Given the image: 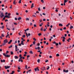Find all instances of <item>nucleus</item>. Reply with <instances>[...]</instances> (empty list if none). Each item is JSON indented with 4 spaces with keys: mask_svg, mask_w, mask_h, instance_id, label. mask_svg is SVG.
Here are the masks:
<instances>
[{
    "mask_svg": "<svg viewBox=\"0 0 74 74\" xmlns=\"http://www.w3.org/2000/svg\"><path fill=\"white\" fill-rule=\"evenodd\" d=\"M0 16H1V18H2L3 17H4V14H3V13H1V14H0Z\"/></svg>",
    "mask_w": 74,
    "mask_h": 74,
    "instance_id": "f257e3e1",
    "label": "nucleus"
},
{
    "mask_svg": "<svg viewBox=\"0 0 74 74\" xmlns=\"http://www.w3.org/2000/svg\"><path fill=\"white\" fill-rule=\"evenodd\" d=\"M4 42H5V44H6V43H8V40L7 39H5L4 40Z\"/></svg>",
    "mask_w": 74,
    "mask_h": 74,
    "instance_id": "f03ea898",
    "label": "nucleus"
},
{
    "mask_svg": "<svg viewBox=\"0 0 74 74\" xmlns=\"http://www.w3.org/2000/svg\"><path fill=\"white\" fill-rule=\"evenodd\" d=\"M10 66H5V67L6 69H8V68H10Z\"/></svg>",
    "mask_w": 74,
    "mask_h": 74,
    "instance_id": "7ed1b4c3",
    "label": "nucleus"
},
{
    "mask_svg": "<svg viewBox=\"0 0 74 74\" xmlns=\"http://www.w3.org/2000/svg\"><path fill=\"white\" fill-rule=\"evenodd\" d=\"M15 47L16 51H17L18 50L17 49L18 48L17 46V45H15Z\"/></svg>",
    "mask_w": 74,
    "mask_h": 74,
    "instance_id": "20e7f679",
    "label": "nucleus"
},
{
    "mask_svg": "<svg viewBox=\"0 0 74 74\" xmlns=\"http://www.w3.org/2000/svg\"><path fill=\"white\" fill-rule=\"evenodd\" d=\"M22 58H23V57H22V56H21V57H20V58L18 60V61L20 62L21 61Z\"/></svg>",
    "mask_w": 74,
    "mask_h": 74,
    "instance_id": "39448f33",
    "label": "nucleus"
},
{
    "mask_svg": "<svg viewBox=\"0 0 74 74\" xmlns=\"http://www.w3.org/2000/svg\"><path fill=\"white\" fill-rule=\"evenodd\" d=\"M1 62H5V60H3L1 59Z\"/></svg>",
    "mask_w": 74,
    "mask_h": 74,
    "instance_id": "423d86ee",
    "label": "nucleus"
},
{
    "mask_svg": "<svg viewBox=\"0 0 74 74\" xmlns=\"http://www.w3.org/2000/svg\"><path fill=\"white\" fill-rule=\"evenodd\" d=\"M69 71L68 70H66V71L65 69H64L63 72H68Z\"/></svg>",
    "mask_w": 74,
    "mask_h": 74,
    "instance_id": "0eeeda50",
    "label": "nucleus"
},
{
    "mask_svg": "<svg viewBox=\"0 0 74 74\" xmlns=\"http://www.w3.org/2000/svg\"><path fill=\"white\" fill-rule=\"evenodd\" d=\"M21 44L22 45H24V42L23 40V41L22 40V41H21Z\"/></svg>",
    "mask_w": 74,
    "mask_h": 74,
    "instance_id": "6e6552de",
    "label": "nucleus"
},
{
    "mask_svg": "<svg viewBox=\"0 0 74 74\" xmlns=\"http://www.w3.org/2000/svg\"><path fill=\"white\" fill-rule=\"evenodd\" d=\"M12 40H10L9 42H8V44H10V43H11V42H12Z\"/></svg>",
    "mask_w": 74,
    "mask_h": 74,
    "instance_id": "1a4fd4ad",
    "label": "nucleus"
},
{
    "mask_svg": "<svg viewBox=\"0 0 74 74\" xmlns=\"http://www.w3.org/2000/svg\"><path fill=\"white\" fill-rule=\"evenodd\" d=\"M5 17L6 18H7V17L8 18H10V16H8V15H5Z\"/></svg>",
    "mask_w": 74,
    "mask_h": 74,
    "instance_id": "9d476101",
    "label": "nucleus"
},
{
    "mask_svg": "<svg viewBox=\"0 0 74 74\" xmlns=\"http://www.w3.org/2000/svg\"><path fill=\"white\" fill-rule=\"evenodd\" d=\"M71 38H69L68 39H67V41H68V42H69V40H71Z\"/></svg>",
    "mask_w": 74,
    "mask_h": 74,
    "instance_id": "9b49d317",
    "label": "nucleus"
},
{
    "mask_svg": "<svg viewBox=\"0 0 74 74\" xmlns=\"http://www.w3.org/2000/svg\"><path fill=\"white\" fill-rule=\"evenodd\" d=\"M25 69H28V68H27V65H25Z\"/></svg>",
    "mask_w": 74,
    "mask_h": 74,
    "instance_id": "f8f14e48",
    "label": "nucleus"
},
{
    "mask_svg": "<svg viewBox=\"0 0 74 74\" xmlns=\"http://www.w3.org/2000/svg\"><path fill=\"white\" fill-rule=\"evenodd\" d=\"M14 58L16 59L18 58V56H14Z\"/></svg>",
    "mask_w": 74,
    "mask_h": 74,
    "instance_id": "ddd939ff",
    "label": "nucleus"
},
{
    "mask_svg": "<svg viewBox=\"0 0 74 74\" xmlns=\"http://www.w3.org/2000/svg\"><path fill=\"white\" fill-rule=\"evenodd\" d=\"M29 53H31V54H33V52L32 51V50H30L29 51Z\"/></svg>",
    "mask_w": 74,
    "mask_h": 74,
    "instance_id": "4468645a",
    "label": "nucleus"
},
{
    "mask_svg": "<svg viewBox=\"0 0 74 74\" xmlns=\"http://www.w3.org/2000/svg\"><path fill=\"white\" fill-rule=\"evenodd\" d=\"M34 7V3H32L31 6V8H32Z\"/></svg>",
    "mask_w": 74,
    "mask_h": 74,
    "instance_id": "2eb2a0df",
    "label": "nucleus"
},
{
    "mask_svg": "<svg viewBox=\"0 0 74 74\" xmlns=\"http://www.w3.org/2000/svg\"><path fill=\"white\" fill-rule=\"evenodd\" d=\"M21 18H22L21 17H19L18 18V20H21Z\"/></svg>",
    "mask_w": 74,
    "mask_h": 74,
    "instance_id": "dca6fc26",
    "label": "nucleus"
},
{
    "mask_svg": "<svg viewBox=\"0 0 74 74\" xmlns=\"http://www.w3.org/2000/svg\"><path fill=\"white\" fill-rule=\"evenodd\" d=\"M59 26H61V27L63 26V25H62V24H61V23L59 24Z\"/></svg>",
    "mask_w": 74,
    "mask_h": 74,
    "instance_id": "f3484780",
    "label": "nucleus"
},
{
    "mask_svg": "<svg viewBox=\"0 0 74 74\" xmlns=\"http://www.w3.org/2000/svg\"><path fill=\"white\" fill-rule=\"evenodd\" d=\"M14 72H15V71H12V72H11V74H14Z\"/></svg>",
    "mask_w": 74,
    "mask_h": 74,
    "instance_id": "a211bd4d",
    "label": "nucleus"
},
{
    "mask_svg": "<svg viewBox=\"0 0 74 74\" xmlns=\"http://www.w3.org/2000/svg\"><path fill=\"white\" fill-rule=\"evenodd\" d=\"M6 57H10V55L7 54V55H6Z\"/></svg>",
    "mask_w": 74,
    "mask_h": 74,
    "instance_id": "6ab92c4d",
    "label": "nucleus"
},
{
    "mask_svg": "<svg viewBox=\"0 0 74 74\" xmlns=\"http://www.w3.org/2000/svg\"><path fill=\"white\" fill-rule=\"evenodd\" d=\"M42 35V34L41 33H39L38 34V36H41V35Z\"/></svg>",
    "mask_w": 74,
    "mask_h": 74,
    "instance_id": "aec40b11",
    "label": "nucleus"
},
{
    "mask_svg": "<svg viewBox=\"0 0 74 74\" xmlns=\"http://www.w3.org/2000/svg\"><path fill=\"white\" fill-rule=\"evenodd\" d=\"M33 39L34 40H35L34 41H36V38H33Z\"/></svg>",
    "mask_w": 74,
    "mask_h": 74,
    "instance_id": "412c9836",
    "label": "nucleus"
},
{
    "mask_svg": "<svg viewBox=\"0 0 74 74\" xmlns=\"http://www.w3.org/2000/svg\"><path fill=\"white\" fill-rule=\"evenodd\" d=\"M38 10L39 11H41V9H40V8H38Z\"/></svg>",
    "mask_w": 74,
    "mask_h": 74,
    "instance_id": "4be33fe9",
    "label": "nucleus"
},
{
    "mask_svg": "<svg viewBox=\"0 0 74 74\" xmlns=\"http://www.w3.org/2000/svg\"><path fill=\"white\" fill-rule=\"evenodd\" d=\"M4 28V26H2V27H0V28H2V29H3Z\"/></svg>",
    "mask_w": 74,
    "mask_h": 74,
    "instance_id": "5701e85b",
    "label": "nucleus"
},
{
    "mask_svg": "<svg viewBox=\"0 0 74 74\" xmlns=\"http://www.w3.org/2000/svg\"><path fill=\"white\" fill-rule=\"evenodd\" d=\"M73 26H71L70 29H72V28H73Z\"/></svg>",
    "mask_w": 74,
    "mask_h": 74,
    "instance_id": "b1692460",
    "label": "nucleus"
},
{
    "mask_svg": "<svg viewBox=\"0 0 74 74\" xmlns=\"http://www.w3.org/2000/svg\"><path fill=\"white\" fill-rule=\"evenodd\" d=\"M25 34H26V36H27V38H28V35L27 33V32H25Z\"/></svg>",
    "mask_w": 74,
    "mask_h": 74,
    "instance_id": "393cba45",
    "label": "nucleus"
},
{
    "mask_svg": "<svg viewBox=\"0 0 74 74\" xmlns=\"http://www.w3.org/2000/svg\"><path fill=\"white\" fill-rule=\"evenodd\" d=\"M49 68H50V66H48V68H47V69L48 70V69H49Z\"/></svg>",
    "mask_w": 74,
    "mask_h": 74,
    "instance_id": "a878e982",
    "label": "nucleus"
},
{
    "mask_svg": "<svg viewBox=\"0 0 74 74\" xmlns=\"http://www.w3.org/2000/svg\"><path fill=\"white\" fill-rule=\"evenodd\" d=\"M1 36L2 37H4V35L3 34H1Z\"/></svg>",
    "mask_w": 74,
    "mask_h": 74,
    "instance_id": "bb28decb",
    "label": "nucleus"
},
{
    "mask_svg": "<svg viewBox=\"0 0 74 74\" xmlns=\"http://www.w3.org/2000/svg\"><path fill=\"white\" fill-rule=\"evenodd\" d=\"M37 67L36 68H35V69H34L35 71H37Z\"/></svg>",
    "mask_w": 74,
    "mask_h": 74,
    "instance_id": "cd10ccee",
    "label": "nucleus"
},
{
    "mask_svg": "<svg viewBox=\"0 0 74 74\" xmlns=\"http://www.w3.org/2000/svg\"><path fill=\"white\" fill-rule=\"evenodd\" d=\"M40 59H38L37 60V61L38 62H40Z\"/></svg>",
    "mask_w": 74,
    "mask_h": 74,
    "instance_id": "c85d7f7f",
    "label": "nucleus"
},
{
    "mask_svg": "<svg viewBox=\"0 0 74 74\" xmlns=\"http://www.w3.org/2000/svg\"><path fill=\"white\" fill-rule=\"evenodd\" d=\"M70 23H68V24L67 25H66V26L68 27L70 25Z\"/></svg>",
    "mask_w": 74,
    "mask_h": 74,
    "instance_id": "c756f323",
    "label": "nucleus"
},
{
    "mask_svg": "<svg viewBox=\"0 0 74 74\" xmlns=\"http://www.w3.org/2000/svg\"><path fill=\"white\" fill-rule=\"evenodd\" d=\"M22 36L23 38H24L25 37V35H23Z\"/></svg>",
    "mask_w": 74,
    "mask_h": 74,
    "instance_id": "7c9ffc66",
    "label": "nucleus"
},
{
    "mask_svg": "<svg viewBox=\"0 0 74 74\" xmlns=\"http://www.w3.org/2000/svg\"><path fill=\"white\" fill-rule=\"evenodd\" d=\"M37 49H38V50H40V47H38Z\"/></svg>",
    "mask_w": 74,
    "mask_h": 74,
    "instance_id": "2f4dec72",
    "label": "nucleus"
},
{
    "mask_svg": "<svg viewBox=\"0 0 74 74\" xmlns=\"http://www.w3.org/2000/svg\"><path fill=\"white\" fill-rule=\"evenodd\" d=\"M56 10H55V11L56 12H58V10H57V8H56Z\"/></svg>",
    "mask_w": 74,
    "mask_h": 74,
    "instance_id": "473e14b6",
    "label": "nucleus"
},
{
    "mask_svg": "<svg viewBox=\"0 0 74 74\" xmlns=\"http://www.w3.org/2000/svg\"><path fill=\"white\" fill-rule=\"evenodd\" d=\"M29 18H26V20H28V21H29Z\"/></svg>",
    "mask_w": 74,
    "mask_h": 74,
    "instance_id": "72a5a7b5",
    "label": "nucleus"
},
{
    "mask_svg": "<svg viewBox=\"0 0 74 74\" xmlns=\"http://www.w3.org/2000/svg\"><path fill=\"white\" fill-rule=\"evenodd\" d=\"M35 43H36L35 41H34V42H33V44H34V45H35Z\"/></svg>",
    "mask_w": 74,
    "mask_h": 74,
    "instance_id": "f704fd0d",
    "label": "nucleus"
},
{
    "mask_svg": "<svg viewBox=\"0 0 74 74\" xmlns=\"http://www.w3.org/2000/svg\"><path fill=\"white\" fill-rule=\"evenodd\" d=\"M12 45H10V46L9 47V48H11L12 47Z\"/></svg>",
    "mask_w": 74,
    "mask_h": 74,
    "instance_id": "c9c22d12",
    "label": "nucleus"
},
{
    "mask_svg": "<svg viewBox=\"0 0 74 74\" xmlns=\"http://www.w3.org/2000/svg\"><path fill=\"white\" fill-rule=\"evenodd\" d=\"M68 1H67V0H64V2L65 3H66V2H67Z\"/></svg>",
    "mask_w": 74,
    "mask_h": 74,
    "instance_id": "e433bc0d",
    "label": "nucleus"
},
{
    "mask_svg": "<svg viewBox=\"0 0 74 74\" xmlns=\"http://www.w3.org/2000/svg\"><path fill=\"white\" fill-rule=\"evenodd\" d=\"M41 1L42 3H44V1L43 0H41Z\"/></svg>",
    "mask_w": 74,
    "mask_h": 74,
    "instance_id": "4c0bfd02",
    "label": "nucleus"
},
{
    "mask_svg": "<svg viewBox=\"0 0 74 74\" xmlns=\"http://www.w3.org/2000/svg\"><path fill=\"white\" fill-rule=\"evenodd\" d=\"M56 56H59V54H57L56 55Z\"/></svg>",
    "mask_w": 74,
    "mask_h": 74,
    "instance_id": "58836bf2",
    "label": "nucleus"
},
{
    "mask_svg": "<svg viewBox=\"0 0 74 74\" xmlns=\"http://www.w3.org/2000/svg\"><path fill=\"white\" fill-rule=\"evenodd\" d=\"M43 27H42V28H41L40 29L41 31H43Z\"/></svg>",
    "mask_w": 74,
    "mask_h": 74,
    "instance_id": "ea45409f",
    "label": "nucleus"
},
{
    "mask_svg": "<svg viewBox=\"0 0 74 74\" xmlns=\"http://www.w3.org/2000/svg\"><path fill=\"white\" fill-rule=\"evenodd\" d=\"M3 56H5V57H6V54H5V53H3Z\"/></svg>",
    "mask_w": 74,
    "mask_h": 74,
    "instance_id": "a19ab883",
    "label": "nucleus"
},
{
    "mask_svg": "<svg viewBox=\"0 0 74 74\" xmlns=\"http://www.w3.org/2000/svg\"><path fill=\"white\" fill-rule=\"evenodd\" d=\"M41 70L42 71H44V69H45V67L43 68V69H42V68H41Z\"/></svg>",
    "mask_w": 74,
    "mask_h": 74,
    "instance_id": "79ce46f5",
    "label": "nucleus"
},
{
    "mask_svg": "<svg viewBox=\"0 0 74 74\" xmlns=\"http://www.w3.org/2000/svg\"><path fill=\"white\" fill-rule=\"evenodd\" d=\"M13 52L12 51H11V54H13Z\"/></svg>",
    "mask_w": 74,
    "mask_h": 74,
    "instance_id": "37998d69",
    "label": "nucleus"
},
{
    "mask_svg": "<svg viewBox=\"0 0 74 74\" xmlns=\"http://www.w3.org/2000/svg\"><path fill=\"white\" fill-rule=\"evenodd\" d=\"M56 46H58L59 45V44L58 43H56Z\"/></svg>",
    "mask_w": 74,
    "mask_h": 74,
    "instance_id": "c03bdc74",
    "label": "nucleus"
},
{
    "mask_svg": "<svg viewBox=\"0 0 74 74\" xmlns=\"http://www.w3.org/2000/svg\"><path fill=\"white\" fill-rule=\"evenodd\" d=\"M13 4H14V5H16V2H15V1L13 2Z\"/></svg>",
    "mask_w": 74,
    "mask_h": 74,
    "instance_id": "a18cd8bd",
    "label": "nucleus"
},
{
    "mask_svg": "<svg viewBox=\"0 0 74 74\" xmlns=\"http://www.w3.org/2000/svg\"><path fill=\"white\" fill-rule=\"evenodd\" d=\"M43 23H41V24H40V27H42V24H43Z\"/></svg>",
    "mask_w": 74,
    "mask_h": 74,
    "instance_id": "49530a36",
    "label": "nucleus"
},
{
    "mask_svg": "<svg viewBox=\"0 0 74 74\" xmlns=\"http://www.w3.org/2000/svg\"><path fill=\"white\" fill-rule=\"evenodd\" d=\"M0 38L1 39H2L3 38H2V36H0Z\"/></svg>",
    "mask_w": 74,
    "mask_h": 74,
    "instance_id": "de8ad7c7",
    "label": "nucleus"
},
{
    "mask_svg": "<svg viewBox=\"0 0 74 74\" xmlns=\"http://www.w3.org/2000/svg\"><path fill=\"white\" fill-rule=\"evenodd\" d=\"M19 3H21V0H20L19 2Z\"/></svg>",
    "mask_w": 74,
    "mask_h": 74,
    "instance_id": "09e8293b",
    "label": "nucleus"
},
{
    "mask_svg": "<svg viewBox=\"0 0 74 74\" xmlns=\"http://www.w3.org/2000/svg\"><path fill=\"white\" fill-rule=\"evenodd\" d=\"M18 69H21V68L20 67L18 66Z\"/></svg>",
    "mask_w": 74,
    "mask_h": 74,
    "instance_id": "8fccbe9b",
    "label": "nucleus"
},
{
    "mask_svg": "<svg viewBox=\"0 0 74 74\" xmlns=\"http://www.w3.org/2000/svg\"><path fill=\"white\" fill-rule=\"evenodd\" d=\"M5 45V42H4V43H3V46L4 45Z\"/></svg>",
    "mask_w": 74,
    "mask_h": 74,
    "instance_id": "3c124183",
    "label": "nucleus"
},
{
    "mask_svg": "<svg viewBox=\"0 0 74 74\" xmlns=\"http://www.w3.org/2000/svg\"><path fill=\"white\" fill-rule=\"evenodd\" d=\"M40 43H38V44H37V46H40Z\"/></svg>",
    "mask_w": 74,
    "mask_h": 74,
    "instance_id": "603ef678",
    "label": "nucleus"
},
{
    "mask_svg": "<svg viewBox=\"0 0 74 74\" xmlns=\"http://www.w3.org/2000/svg\"><path fill=\"white\" fill-rule=\"evenodd\" d=\"M63 38L64 39V40H65V37H64V36H63Z\"/></svg>",
    "mask_w": 74,
    "mask_h": 74,
    "instance_id": "864d4df0",
    "label": "nucleus"
},
{
    "mask_svg": "<svg viewBox=\"0 0 74 74\" xmlns=\"http://www.w3.org/2000/svg\"><path fill=\"white\" fill-rule=\"evenodd\" d=\"M34 26L35 27H36V24H34Z\"/></svg>",
    "mask_w": 74,
    "mask_h": 74,
    "instance_id": "5fc2aeb1",
    "label": "nucleus"
},
{
    "mask_svg": "<svg viewBox=\"0 0 74 74\" xmlns=\"http://www.w3.org/2000/svg\"><path fill=\"white\" fill-rule=\"evenodd\" d=\"M43 21H46V19L45 18H44V19H43Z\"/></svg>",
    "mask_w": 74,
    "mask_h": 74,
    "instance_id": "6e6d98bb",
    "label": "nucleus"
},
{
    "mask_svg": "<svg viewBox=\"0 0 74 74\" xmlns=\"http://www.w3.org/2000/svg\"><path fill=\"white\" fill-rule=\"evenodd\" d=\"M11 15L10 13H8V16H10Z\"/></svg>",
    "mask_w": 74,
    "mask_h": 74,
    "instance_id": "4d7b16f0",
    "label": "nucleus"
},
{
    "mask_svg": "<svg viewBox=\"0 0 74 74\" xmlns=\"http://www.w3.org/2000/svg\"><path fill=\"white\" fill-rule=\"evenodd\" d=\"M48 61H49V60H47L45 61V62H48Z\"/></svg>",
    "mask_w": 74,
    "mask_h": 74,
    "instance_id": "13d9d810",
    "label": "nucleus"
},
{
    "mask_svg": "<svg viewBox=\"0 0 74 74\" xmlns=\"http://www.w3.org/2000/svg\"><path fill=\"white\" fill-rule=\"evenodd\" d=\"M65 40H64V39L63 38V39H62V41L63 42H65Z\"/></svg>",
    "mask_w": 74,
    "mask_h": 74,
    "instance_id": "bf43d9fd",
    "label": "nucleus"
},
{
    "mask_svg": "<svg viewBox=\"0 0 74 74\" xmlns=\"http://www.w3.org/2000/svg\"><path fill=\"white\" fill-rule=\"evenodd\" d=\"M8 33H9V32H8L7 33V35H8V36H9L10 35L9 34H8Z\"/></svg>",
    "mask_w": 74,
    "mask_h": 74,
    "instance_id": "052dcab7",
    "label": "nucleus"
},
{
    "mask_svg": "<svg viewBox=\"0 0 74 74\" xmlns=\"http://www.w3.org/2000/svg\"><path fill=\"white\" fill-rule=\"evenodd\" d=\"M53 37H54V38H55L56 37V36L55 35H53Z\"/></svg>",
    "mask_w": 74,
    "mask_h": 74,
    "instance_id": "680f3d73",
    "label": "nucleus"
},
{
    "mask_svg": "<svg viewBox=\"0 0 74 74\" xmlns=\"http://www.w3.org/2000/svg\"><path fill=\"white\" fill-rule=\"evenodd\" d=\"M13 23L15 25H17V23Z\"/></svg>",
    "mask_w": 74,
    "mask_h": 74,
    "instance_id": "e2e57ef3",
    "label": "nucleus"
},
{
    "mask_svg": "<svg viewBox=\"0 0 74 74\" xmlns=\"http://www.w3.org/2000/svg\"><path fill=\"white\" fill-rule=\"evenodd\" d=\"M15 20H17V18L16 17H15Z\"/></svg>",
    "mask_w": 74,
    "mask_h": 74,
    "instance_id": "0e129e2a",
    "label": "nucleus"
},
{
    "mask_svg": "<svg viewBox=\"0 0 74 74\" xmlns=\"http://www.w3.org/2000/svg\"><path fill=\"white\" fill-rule=\"evenodd\" d=\"M19 46H21V43H19Z\"/></svg>",
    "mask_w": 74,
    "mask_h": 74,
    "instance_id": "69168bd1",
    "label": "nucleus"
},
{
    "mask_svg": "<svg viewBox=\"0 0 74 74\" xmlns=\"http://www.w3.org/2000/svg\"><path fill=\"white\" fill-rule=\"evenodd\" d=\"M25 12H26V13H28V10H25Z\"/></svg>",
    "mask_w": 74,
    "mask_h": 74,
    "instance_id": "338daca9",
    "label": "nucleus"
},
{
    "mask_svg": "<svg viewBox=\"0 0 74 74\" xmlns=\"http://www.w3.org/2000/svg\"><path fill=\"white\" fill-rule=\"evenodd\" d=\"M63 29H66V27H64L63 28Z\"/></svg>",
    "mask_w": 74,
    "mask_h": 74,
    "instance_id": "774afa93",
    "label": "nucleus"
}]
</instances>
